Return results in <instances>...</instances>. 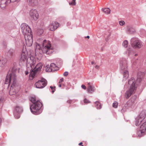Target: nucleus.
<instances>
[{"label": "nucleus", "instance_id": "1", "mask_svg": "<svg viewBox=\"0 0 146 146\" xmlns=\"http://www.w3.org/2000/svg\"><path fill=\"white\" fill-rule=\"evenodd\" d=\"M19 69L15 67H13L11 71L10 70L8 72L5 84H11V86H15L16 83V76L17 73L19 72Z\"/></svg>", "mask_w": 146, "mask_h": 146}, {"label": "nucleus", "instance_id": "2", "mask_svg": "<svg viewBox=\"0 0 146 146\" xmlns=\"http://www.w3.org/2000/svg\"><path fill=\"white\" fill-rule=\"evenodd\" d=\"M43 47L41 50V47L39 44L36 45V48L35 50L36 53H40L42 51L43 53L50 54L52 52V50L51 48V45L49 42H46V40H44L43 42Z\"/></svg>", "mask_w": 146, "mask_h": 146}, {"label": "nucleus", "instance_id": "3", "mask_svg": "<svg viewBox=\"0 0 146 146\" xmlns=\"http://www.w3.org/2000/svg\"><path fill=\"white\" fill-rule=\"evenodd\" d=\"M135 80L133 78H131L129 80L128 84L130 87L129 90L125 94V96L127 99L128 98L135 90Z\"/></svg>", "mask_w": 146, "mask_h": 146}, {"label": "nucleus", "instance_id": "4", "mask_svg": "<svg viewBox=\"0 0 146 146\" xmlns=\"http://www.w3.org/2000/svg\"><path fill=\"white\" fill-rule=\"evenodd\" d=\"M42 104L40 101H37L36 103L33 104L30 106V109L32 112L35 115H38L40 113V110Z\"/></svg>", "mask_w": 146, "mask_h": 146}, {"label": "nucleus", "instance_id": "5", "mask_svg": "<svg viewBox=\"0 0 146 146\" xmlns=\"http://www.w3.org/2000/svg\"><path fill=\"white\" fill-rule=\"evenodd\" d=\"M21 27V31L24 36L26 35H29L32 34L30 28L25 23L22 24Z\"/></svg>", "mask_w": 146, "mask_h": 146}, {"label": "nucleus", "instance_id": "6", "mask_svg": "<svg viewBox=\"0 0 146 146\" xmlns=\"http://www.w3.org/2000/svg\"><path fill=\"white\" fill-rule=\"evenodd\" d=\"M47 84V81L44 78H42L41 80L36 82L35 85L36 88H41L45 86Z\"/></svg>", "mask_w": 146, "mask_h": 146}, {"label": "nucleus", "instance_id": "7", "mask_svg": "<svg viewBox=\"0 0 146 146\" xmlns=\"http://www.w3.org/2000/svg\"><path fill=\"white\" fill-rule=\"evenodd\" d=\"M35 58L33 56H31L29 58H28L26 61L27 66L29 67L30 66L32 69L34 68L35 63Z\"/></svg>", "mask_w": 146, "mask_h": 146}, {"label": "nucleus", "instance_id": "8", "mask_svg": "<svg viewBox=\"0 0 146 146\" xmlns=\"http://www.w3.org/2000/svg\"><path fill=\"white\" fill-rule=\"evenodd\" d=\"M29 15L30 18L32 20L35 21H36L38 19L39 17L37 11L36 9H31L29 12Z\"/></svg>", "mask_w": 146, "mask_h": 146}, {"label": "nucleus", "instance_id": "9", "mask_svg": "<svg viewBox=\"0 0 146 146\" xmlns=\"http://www.w3.org/2000/svg\"><path fill=\"white\" fill-rule=\"evenodd\" d=\"M132 46L135 48H140L142 46L141 42L137 38H133L131 39Z\"/></svg>", "mask_w": 146, "mask_h": 146}, {"label": "nucleus", "instance_id": "10", "mask_svg": "<svg viewBox=\"0 0 146 146\" xmlns=\"http://www.w3.org/2000/svg\"><path fill=\"white\" fill-rule=\"evenodd\" d=\"M27 52L25 50H23L21 54V57L20 59V62L22 63H25L28 58Z\"/></svg>", "mask_w": 146, "mask_h": 146}, {"label": "nucleus", "instance_id": "11", "mask_svg": "<svg viewBox=\"0 0 146 146\" xmlns=\"http://www.w3.org/2000/svg\"><path fill=\"white\" fill-rule=\"evenodd\" d=\"M24 37L27 45L28 46H31L33 42L32 34L26 35Z\"/></svg>", "mask_w": 146, "mask_h": 146}, {"label": "nucleus", "instance_id": "12", "mask_svg": "<svg viewBox=\"0 0 146 146\" xmlns=\"http://www.w3.org/2000/svg\"><path fill=\"white\" fill-rule=\"evenodd\" d=\"M59 23L56 21L52 22L49 25L48 28L50 30L54 31L58 27Z\"/></svg>", "mask_w": 146, "mask_h": 146}, {"label": "nucleus", "instance_id": "13", "mask_svg": "<svg viewBox=\"0 0 146 146\" xmlns=\"http://www.w3.org/2000/svg\"><path fill=\"white\" fill-rule=\"evenodd\" d=\"M146 130V121L142 124L140 127V131L139 132V133H140L141 135H140L139 134H138V135L139 136H141V135H143L144 133L145 132Z\"/></svg>", "mask_w": 146, "mask_h": 146}, {"label": "nucleus", "instance_id": "14", "mask_svg": "<svg viewBox=\"0 0 146 146\" xmlns=\"http://www.w3.org/2000/svg\"><path fill=\"white\" fill-rule=\"evenodd\" d=\"M16 111L17 113V116L16 115V114H15V117L16 118L18 119L20 117L19 113L22 112L23 109L21 107L17 106L16 107Z\"/></svg>", "mask_w": 146, "mask_h": 146}, {"label": "nucleus", "instance_id": "15", "mask_svg": "<svg viewBox=\"0 0 146 146\" xmlns=\"http://www.w3.org/2000/svg\"><path fill=\"white\" fill-rule=\"evenodd\" d=\"M8 0H1L0 2V6L2 9H4L8 4L10 3L9 2Z\"/></svg>", "mask_w": 146, "mask_h": 146}, {"label": "nucleus", "instance_id": "16", "mask_svg": "<svg viewBox=\"0 0 146 146\" xmlns=\"http://www.w3.org/2000/svg\"><path fill=\"white\" fill-rule=\"evenodd\" d=\"M57 67L56 66V65L53 63H52L50 64L49 67V68L47 70V69L46 68V71L50 72V71H54L57 70Z\"/></svg>", "mask_w": 146, "mask_h": 146}, {"label": "nucleus", "instance_id": "17", "mask_svg": "<svg viewBox=\"0 0 146 146\" xmlns=\"http://www.w3.org/2000/svg\"><path fill=\"white\" fill-rule=\"evenodd\" d=\"M16 87L15 86H11L9 91V94L11 95L15 94L17 93V91L16 90Z\"/></svg>", "mask_w": 146, "mask_h": 146}, {"label": "nucleus", "instance_id": "18", "mask_svg": "<svg viewBox=\"0 0 146 146\" xmlns=\"http://www.w3.org/2000/svg\"><path fill=\"white\" fill-rule=\"evenodd\" d=\"M126 31L128 33L132 34L135 32V29L130 26H127L126 29Z\"/></svg>", "mask_w": 146, "mask_h": 146}, {"label": "nucleus", "instance_id": "19", "mask_svg": "<svg viewBox=\"0 0 146 146\" xmlns=\"http://www.w3.org/2000/svg\"><path fill=\"white\" fill-rule=\"evenodd\" d=\"M7 62V59L4 58H0V67H4Z\"/></svg>", "mask_w": 146, "mask_h": 146}, {"label": "nucleus", "instance_id": "20", "mask_svg": "<svg viewBox=\"0 0 146 146\" xmlns=\"http://www.w3.org/2000/svg\"><path fill=\"white\" fill-rule=\"evenodd\" d=\"M88 87L87 88L88 92L90 93H92L94 91V87L90 83H88Z\"/></svg>", "mask_w": 146, "mask_h": 146}, {"label": "nucleus", "instance_id": "21", "mask_svg": "<svg viewBox=\"0 0 146 146\" xmlns=\"http://www.w3.org/2000/svg\"><path fill=\"white\" fill-rule=\"evenodd\" d=\"M146 115V110H143L141 111L140 115H139V117L138 118L139 119H142L143 120L145 118Z\"/></svg>", "mask_w": 146, "mask_h": 146}, {"label": "nucleus", "instance_id": "22", "mask_svg": "<svg viewBox=\"0 0 146 146\" xmlns=\"http://www.w3.org/2000/svg\"><path fill=\"white\" fill-rule=\"evenodd\" d=\"M42 66V64L41 63H39L36 65L34 69L35 70L38 72L40 70Z\"/></svg>", "mask_w": 146, "mask_h": 146}, {"label": "nucleus", "instance_id": "23", "mask_svg": "<svg viewBox=\"0 0 146 146\" xmlns=\"http://www.w3.org/2000/svg\"><path fill=\"white\" fill-rule=\"evenodd\" d=\"M120 66L122 70H123L126 68L127 67V62L125 61L122 62H121Z\"/></svg>", "mask_w": 146, "mask_h": 146}, {"label": "nucleus", "instance_id": "24", "mask_svg": "<svg viewBox=\"0 0 146 146\" xmlns=\"http://www.w3.org/2000/svg\"><path fill=\"white\" fill-rule=\"evenodd\" d=\"M103 12L106 14H109L110 13L111 10L108 8H106L104 9H102Z\"/></svg>", "mask_w": 146, "mask_h": 146}, {"label": "nucleus", "instance_id": "25", "mask_svg": "<svg viewBox=\"0 0 146 146\" xmlns=\"http://www.w3.org/2000/svg\"><path fill=\"white\" fill-rule=\"evenodd\" d=\"M138 119H136L135 121V125L136 126H139L143 120L142 119H139L138 117Z\"/></svg>", "mask_w": 146, "mask_h": 146}, {"label": "nucleus", "instance_id": "26", "mask_svg": "<svg viewBox=\"0 0 146 146\" xmlns=\"http://www.w3.org/2000/svg\"><path fill=\"white\" fill-rule=\"evenodd\" d=\"M95 104L96 106L97 109H100L102 108L101 104L99 102H95Z\"/></svg>", "mask_w": 146, "mask_h": 146}, {"label": "nucleus", "instance_id": "27", "mask_svg": "<svg viewBox=\"0 0 146 146\" xmlns=\"http://www.w3.org/2000/svg\"><path fill=\"white\" fill-rule=\"evenodd\" d=\"M9 53L12 56H14L15 53V50L13 49H10L9 52Z\"/></svg>", "mask_w": 146, "mask_h": 146}, {"label": "nucleus", "instance_id": "28", "mask_svg": "<svg viewBox=\"0 0 146 146\" xmlns=\"http://www.w3.org/2000/svg\"><path fill=\"white\" fill-rule=\"evenodd\" d=\"M37 71L35 70L34 69L31 72L30 76H31L32 78H33L35 76V74Z\"/></svg>", "mask_w": 146, "mask_h": 146}, {"label": "nucleus", "instance_id": "29", "mask_svg": "<svg viewBox=\"0 0 146 146\" xmlns=\"http://www.w3.org/2000/svg\"><path fill=\"white\" fill-rule=\"evenodd\" d=\"M129 76L128 71L127 70L123 72V77L126 79Z\"/></svg>", "mask_w": 146, "mask_h": 146}, {"label": "nucleus", "instance_id": "30", "mask_svg": "<svg viewBox=\"0 0 146 146\" xmlns=\"http://www.w3.org/2000/svg\"><path fill=\"white\" fill-rule=\"evenodd\" d=\"M30 100L33 103V104L36 103L37 101H39L38 100H36V99L35 97H31V98Z\"/></svg>", "mask_w": 146, "mask_h": 146}, {"label": "nucleus", "instance_id": "31", "mask_svg": "<svg viewBox=\"0 0 146 146\" xmlns=\"http://www.w3.org/2000/svg\"><path fill=\"white\" fill-rule=\"evenodd\" d=\"M128 42L127 40H125L123 43V45L125 47H127V46Z\"/></svg>", "mask_w": 146, "mask_h": 146}, {"label": "nucleus", "instance_id": "32", "mask_svg": "<svg viewBox=\"0 0 146 146\" xmlns=\"http://www.w3.org/2000/svg\"><path fill=\"white\" fill-rule=\"evenodd\" d=\"M118 105V103L117 102H115L113 104V107L115 108H116L117 107Z\"/></svg>", "mask_w": 146, "mask_h": 146}, {"label": "nucleus", "instance_id": "33", "mask_svg": "<svg viewBox=\"0 0 146 146\" xmlns=\"http://www.w3.org/2000/svg\"><path fill=\"white\" fill-rule=\"evenodd\" d=\"M70 5H75L76 4V0H73L72 2L69 3Z\"/></svg>", "mask_w": 146, "mask_h": 146}, {"label": "nucleus", "instance_id": "34", "mask_svg": "<svg viewBox=\"0 0 146 146\" xmlns=\"http://www.w3.org/2000/svg\"><path fill=\"white\" fill-rule=\"evenodd\" d=\"M27 1H29L31 3H33V4L36 3L37 2L36 0H27Z\"/></svg>", "mask_w": 146, "mask_h": 146}, {"label": "nucleus", "instance_id": "35", "mask_svg": "<svg viewBox=\"0 0 146 146\" xmlns=\"http://www.w3.org/2000/svg\"><path fill=\"white\" fill-rule=\"evenodd\" d=\"M119 24L120 25L123 26L125 24V22L123 21H119Z\"/></svg>", "mask_w": 146, "mask_h": 146}, {"label": "nucleus", "instance_id": "36", "mask_svg": "<svg viewBox=\"0 0 146 146\" xmlns=\"http://www.w3.org/2000/svg\"><path fill=\"white\" fill-rule=\"evenodd\" d=\"M84 102L86 104H88L89 103H90V102L89 100L86 99H85L84 100Z\"/></svg>", "mask_w": 146, "mask_h": 146}, {"label": "nucleus", "instance_id": "37", "mask_svg": "<svg viewBox=\"0 0 146 146\" xmlns=\"http://www.w3.org/2000/svg\"><path fill=\"white\" fill-rule=\"evenodd\" d=\"M20 0H8V1L9 2H13L16 1H19Z\"/></svg>", "mask_w": 146, "mask_h": 146}, {"label": "nucleus", "instance_id": "38", "mask_svg": "<svg viewBox=\"0 0 146 146\" xmlns=\"http://www.w3.org/2000/svg\"><path fill=\"white\" fill-rule=\"evenodd\" d=\"M50 88L51 89V90H52V93H53V92H54V90H55V87H54V88H53L52 87V86H50Z\"/></svg>", "mask_w": 146, "mask_h": 146}, {"label": "nucleus", "instance_id": "39", "mask_svg": "<svg viewBox=\"0 0 146 146\" xmlns=\"http://www.w3.org/2000/svg\"><path fill=\"white\" fill-rule=\"evenodd\" d=\"M81 87L83 89H84V90H86V87L85 86V85H82L81 86Z\"/></svg>", "mask_w": 146, "mask_h": 146}, {"label": "nucleus", "instance_id": "40", "mask_svg": "<svg viewBox=\"0 0 146 146\" xmlns=\"http://www.w3.org/2000/svg\"><path fill=\"white\" fill-rule=\"evenodd\" d=\"M63 81V78H61L59 82V84H61L62 82Z\"/></svg>", "mask_w": 146, "mask_h": 146}, {"label": "nucleus", "instance_id": "41", "mask_svg": "<svg viewBox=\"0 0 146 146\" xmlns=\"http://www.w3.org/2000/svg\"><path fill=\"white\" fill-rule=\"evenodd\" d=\"M4 101V99L3 98H0V102H3Z\"/></svg>", "mask_w": 146, "mask_h": 146}, {"label": "nucleus", "instance_id": "42", "mask_svg": "<svg viewBox=\"0 0 146 146\" xmlns=\"http://www.w3.org/2000/svg\"><path fill=\"white\" fill-rule=\"evenodd\" d=\"M68 74V72H65L64 74V75L65 76H67Z\"/></svg>", "mask_w": 146, "mask_h": 146}, {"label": "nucleus", "instance_id": "43", "mask_svg": "<svg viewBox=\"0 0 146 146\" xmlns=\"http://www.w3.org/2000/svg\"><path fill=\"white\" fill-rule=\"evenodd\" d=\"M72 101L71 100H68L67 101V102L70 104H71L72 103Z\"/></svg>", "mask_w": 146, "mask_h": 146}, {"label": "nucleus", "instance_id": "44", "mask_svg": "<svg viewBox=\"0 0 146 146\" xmlns=\"http://www.w3.org/2000/svg\"><path fill=\"white\" fill-rule=\"evenodd\" d=\"M128 53H127V54H128V55H129V53H130V51H131V50H130V49H128Z\"/></svg>", "mask_w": 146, "mask_h": 146}, {"label": "nucleus", "instance_id": "45", "mask_svg": "<svg viewBox=\"0 0 146 146\" xmlns=\"http://www.w3.org/2000/svg\"><path fill=\"white\" fill-rule=\"evenodd\" d=\"M95 68L96 69H98L99 68V66L98 65H96L95 66Z\"/></svg>", "mask_w": 146, "mask_h": 146}, {"label": "nucleus", "instance_id": "46", "mask_svg": "<svg viewBox=\"0 0 146 146\" xmlns=\"http://www.w3.org/2000/svg\"><path fill=\"white\" fill-rule=\"evenodd\" d=\"M58 86L59 87H61V84H59Z\"/></svg>", "mask_w": 146, "mask_h": 146}, {"label": "nucleus", "instance_id": "47", "mask_svg": "<svg viewBox=\"0 0 146 146\" xmlns=\"http://www.w3.org/2000/svg\"><path fill=\"white\" fill-rule=\"evenodd\" d=\"M82 142H80V143L79 144V145H82Z\"/></svg>", "mask_w": 146, "mask_h": 146}, {"label": "nucleus", "instance_id": "48", "mask_svg": "<svg viewBox=\"0 0 146 146\" xmlns=\"http://www.w3.org/2000/svg\"><path fill=\"white\" fill-rule=\"evenodd\" d=\"M86 38H90V36H86Z\"/></svg>", "mask_w": 146, "mask_h": 146}, {"label": "nucleus", "instance_id": "49", "mask_svg": "<svg viewBox=\"0 0 146 146\" xmlns=\"http://www.w3.org/2000/svg\"><path fill=\"white\" fill-rule=\"evenodd\" d=\"M94 62L92 61V64H94Z\"/></svg>", "mask_w": 146, "mask_h": 146}, {"label": "nucleus", "instance_id": "50", "mask_svg": "<svg viewBox=\"0 0 146 146\" xmlns=\"http://www.w3.org/2000/svg\"><path fill=\"white\" fill-rule=\"evenodd\" d=\"M49 67V65H47L46 67V68H48Z\"/></svg>", "mask_w": 146, "mask_h": 146}, {"label": "nucleus", "instance_id": "51", "mask_svg": "<svg viewBox=\"0 0 146 146\" xmlns=\"http://www.w3.org/2000/svg\"><path fill=\"white\" fill-rule=\"evenodd\" d=\"M1 118H0V123H1Z\"/></svg>", "mask_w": 146, "mask_h": 146}, {"label": "nucleus", "instance_id": "52", "mask_svg": "<svg viewBox=\"0 0 146 146\" xmlns=\"http://www.w3.org/2000/svg\"><path fill=\"white\" fill-rule=\"evenodd\" d=\"M138 56V54H135V56Z\"/></svg>", "mask_w": 146, "mask_h": 146}, {"label": "nucleus", "instance_id": "53", "mask_svg": "<svg viewBox=\"0 0 146 146\" xmlns=\"http://www.w3.org/2000/svg\"><path fill=\"white\" fill-rule=\"evenodd\" d=\"M28 72H26V75L27 74H28Z\"/></svg>", "mask_w": 146, "mask_h": 146}, {"label": "nucleus", "instance_id": "54", "mask_svg": "<svg viewBox=\"0 0 146 146\" xmlns=\"http://www.w3.org/2000/svg\"><path fill=\"white\" fill-rule=\"evenodd\" d=\"M41 33H42L43 32V31L42 30H41Z\"/></svg>", "mask_w": 146, "mask_h": 146}, {"label": "nucleus", "instance_id": "55", "mask_svg": "<svg viewBox=\"0 0 146 146\" xmlns=\"http://www.w3.org/2000/svg\"><path fill=\"white\" fill-rule=\"evenodd\" d=\"M109 37H110V36H108V38Z\"/></svg>", "mask_w": 146, "mask_h": 146}, {"label": "nucleus", "instance_id": "56", "mask_svg": "<svg viewBox=\"0 0 146 146\" xmlns=\"http://www.w3.org/2000/svg\"><path fill=\"white\" fill-rule=\"evenodd\" d=\"M131 108H132V106H131Z\"/></svg>", "mask_w": 146, "mask_h": 146}, {"label": "nucleus", "instance_id": "57", "mask_svg": "<svg viewBox=\"0 0 146 146\" xmlns=\"http://www.w3.org/2000/svg\"><path fill=\"white\" fill-rule=\"evenodd\" d=\"M81 146H84V145H81Z\"/></svg>", "mask_w": 146, "mask_h": 146}]
</instances>
